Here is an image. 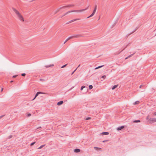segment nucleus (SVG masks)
I'll use <instances>...</instances> for the list:
<instances>
[{
	"label": "nucleus",
	"instance_id": "b1692460",
	"mask_svg": "<svg viewBox=\"0 0 156 156\" xmlns=\"http://www.w3.org/2000/svg\"><path fill=\"white\" fill-rule=\"evenodd\" d=\"M85 87L84 86H82L81 87V89H80V90H83V89L85 88Z\"/></svg>",
	"mask_w": 156,
	"mask_h": 156
},
{
	"label": "nucleus",
	"instance_id": "a18cd8bd",
	"mask_svg": "<svg viewBox=\"0 0 156 156\" xmlns=\"http://www.w3.org/2000/svg\"><path fill=\"white\" fill-rule=\"evenodd\" d=\"M66 42V41H65L64 42V44H65Z\"/></svg>",
	"mask_w": 156,
	"mask_h": 156
},
{
	"label": "nucleus",
	"instance_id": "f03ea898",
	"mask_svg": "<svg viewBox=\"0 0 156 156\" xmlns=\"http://www.w3.org/2000/svg\"><path fill=\"white\" fill-rule=\"evenodd\" d=\"M83 36L81 34H76L73 36H71L69 37L66 40V42H67L69 40L73 38H78L80 37H82Z\"/></svg>",
	"mask_w": 156,
	"mask_h": 156
},
{
	"label": "nucleus",
	"instance_id": "a19ab883",
	"mask_svg": "<svg viewBox=\"0 0 156 156\" xmlns=\"http://www.w3.org/2000/svg\"><path fill=\"white\" fill-rule=\"evenodd\" d=\"M13 82V81H12V80H11V81H10V83H12V82Z\"/></svg>",
	"mask_w": 156,
	"mask_h": 156
},
{
	"label": "nucleus",
	"instance_id": "dca6fc26",
	"mask_svg": "<svg viewBox=\"0 0 156 156\" xmlns=\"http://www.w3.org/2000/svg\"><path fill=\"white\" fill-rule=\"evenodd\" d=\"M94 14L92 13L88 17H87V18H89L90 17H92V16H93L94 15Z\"/></svg>",
	"mask_w": 156,
	"mask_h": 156
},
{
	"label": "nucleus",
	"instance_id": "473e14b6",
	"mask_svg": "<svg viewBox=\"0 0 156 156\" xmlns=\"http://www.w3.org/2000/svg\"><path fill=\"white\" fill-rule=\"evenodd\" d=\"M91 119V118L90 117H87V118H86V120H89V119Z\"/></svg>",
	"mask_w": 156,
	"mask_h": 156
},
{
	"label": "nucleus",
	"instance_id": "bb28decb",
	"mask_svg": "<svg viewBox=\"0 0 156 156\" xmlns=\"http://www.w3.org/2000/svg\"><path fill=\"white\" fill-rule=\"evenodd\" d=\"M106 76H105V75H104L103 76H102V77H101V78H103V79H105V78H106Z\"/></svg>",
	"mask_w": 156,
	"mask_h": 156
},
{
	"label": "nucleus",
	"instance_id": "20e7f679",
	"mask_svg": "<svg viewBox=\"0 0 156 156\" xmlns=\"http://www.w3.org/2000/svg\"><path fill=\"white\" fill-rule=\"evenodd\" d=\"M156 122V118H150V123H154Z\"/></svg>",
	"mask_w": 156,
	"mask_h": 156
},
{
	"label": "nucleus",
	"instance_id": "c9c22d12",
	"mask_svg": "<svg viewBox=\"0 0 156 156\" xmlns=\"http://www.w3.org/2000/svg\"><path fill=\"white\" fill-rule=\"evenodd\" d=\"M60 9H59V8L58 9V10L57 11H56L55 12V13H56L57 12H58L59 11V10Z\"/></svg>",
	"mask_w": 156,
	"mask_h": 156
},
{
	"label": "nucleus",
	"instance_id": "f257e3e1",
	"mask_svg": "<svg viewBox=\"0 0 156 156\" xmlns=\"http://www.w3.org/2000/svg\"><path fill=\"white\" fill-rule=\"evenodd\" d=\"M13 10L14 12L17 15L19 19L22 21H24V20L23 18L19 12L15 8H13Z\"/></svg>",
	"mask_w": 156,
	"mask_h": 156
},
{
	"label": "nucleus",
	"instance_id": "1a4fd4ad",
	"mask_svg": "<svg viewBox=\"0 0 156 156\" xmlns=\"http://www.w3.org/2000/svg\"><path fill=\"white\" fill-rule=\"evenodd\" d=\"M101 134L104 135H108L109 134V133L107 132H102Z\"/></svg>",
	"mask_w": 156,
	"mask_h": 156
},
{
	"label": "nucleus",
	"instance_id": "72a5a7b5",
	"mask_svg": "<svg viewBox=\"0 0 156 156\" xmlns=\"http://www.w3.org/2000/svg\"><path fill=\"white\" fill-rule=\"evenodd\" d=\"M17 76H18V75H14V76H12V77H13V78H16V77Z\"/></svg>",
	"mask_w": 156,
	"mask_h": 156
},
{
	"label": "nucleus",
	"instance_id": "423d86ee",
	"mask_svg": "<svg viewBox=\"0 0 156 156\" xmlns=\"http://www.w3.org/2000/svg\"><path fill=\"white\" fill-rule=\"evenodd\" d=\"M80 19H74V20H71L70 21H69V22H68V23H66V24H68L69 23H71L72 22H73L75 21H76V20H79Z\"/></svg>",
	"mask_w": 156,
	"mask_h": 156
},
{
	"label": "nucleus",
	"instance_id": "37998d69",
	"mask_svg": "<svg viewBox=\"0 0 156 156\" xmlns=\"http://www.w3.org/2000/svg\"><path fill=\"white\" fill-rule=\"evenodd\" d=\"M128 57H127L125 59H128Z\"/></svg>",
	"mask_w": 156,
	"mask_h": 156
},
{
	"label": "nucleus",
	"instance_id": "0eeeda50",
	"mask_svg": "<svg viewBox=\"0 0 156 156\" xmlns=\"http://www.w3.org/2000/svg\"><path fill=\"white\" fill-rule=\"evenodd\" d=\"M80 151V149L78 148H76L74 149V151L75 153H78Z\"/></svg>",
	"mask_w": 156,
	"mask_h": 156
},
{
	"label": "nucleus",
	"instance_id": "e433bc0d",
	"mask_svg": "<svg viewBox=\"0 0 156 156\" xmlns=\"http://www.w3.org/2000/svg\"><path fill=\"white\" fill-rule=\"evenodd\" d=\"M153 115H156V112H154V113H153Z\"/></svg>",
	"mask_w": 156,
	"mask_h": 156
},
{
	"label": "nucleus",
	"instance_id": "5701e85b",
	"mask_svg": "<svg viewBox=\"0 0 156 156\" xmlns=\"http://www.w3.org/2000/svg\"><path fill=\"white\" fill-rule=\"evenodd\" d=\"M135 52H134V53L133 54H131V55H129V56H128L127 57H128V58H129V57H132L134 54H135Z\"/></svg>",
	"mask_w": 156,
	"mask_h": 156
},
{
	"label": "nucleus",
	"instance_id": "cd10ccee",
	"mask_svg": "<svg viewBox=\"0 0 156 156\" xmlns=\"http://www.w3.org/2000/svg\"><path fill=\"white\" fill-rule=\"evenodd\" d=\"M94 149H95L96 150H97V149H101V148H100L97 147H94Z\"/></svg>",
	"mask_w": 156,
	"mask_h": 156
},
{
	"label": "nucleus",
	"instance_id": "9d476101",
	"mask_svg": "<svg viewBox=\"0 0 156 156\" xmlns=\"http://www.w3.org/2000/svg\"><path fill=\"white\" fill-rule=\"evenodd\" d=\"M43 94V93L41 92H37L36 94L35 95V98H36L38 95L39 94Z\"/></svg>",
	"mask_w": 156,
	"mask_h": 156
},
{
	"label": "nucleus",
	"instance_id": "6ab92c4d",
	"mask_svg": "<svg viewBox=\"0 0 156 156\" xmlns=\"http://www.w3.org/2000/svg\"><path fill=\"white\" fill-rule=\"evenodd\" d=\"M151 118H150V116L149 115H148L147 117V118H146V119L147 120H148V121H150V119Z\"/></svg>",
	"mask_w": 156,
	"mask_h": 156
},
{
	"label": "nucleus",
	"instance_id": "de8ad7c7",
	"mask_svg": "<svg viewBox=\"0 0 156 156\" xmlns=\"http://www.w3.org/2000/svg\"><path fill=\"white\" fill-rule=\"evenodd\" d=\"M40 80L41 81V80H43V79H40Z\"/></svg>",
	"mask_w": 156,
	"mask_h": 156
},
{
	"label": "nucleus",
	"instance_id": "4468645a",
	"mask_svg": "<svg viewBox=\"0 0 156 156\" xmlns=\"http://www.w3.org/2000/svg\"><path fill=\"white\" fill-rule=\"evenodd\" d=\"M140 122V120H134L133 121V122L134 123H137V122Z\"/></svg>",
	"mask_w": 156,
	"mask_h": 156
},
{
	"label": "nucleus",
	"instance_id": "7c9ffc66",
	"mask_svg": "<svg viewBox=\"0 0 156 156\" xmlns=\"http://www.w3.org/2000/svg\"><path fill=\"white\" fill-rule=\"evenodd\" d=\"M69 11L66 12L64 15H63V16H61V17H63V16H65L67 14H68L69 13H67V14H66L67 12H68Z\"/></svg>",
	"mask_w": 156,
	"mask_h": 156
},
{
	"label": "nucleus",
	"instance_id": "f3484780",
	"mask_svg": "<svg viewBox=\"0 0 156 156\" xmlns=\"http://www.w3.org/2000/svg\"><path fill=\"white\" fill-rule=\"evenodd\" d=\"M45 144H44V145H41V146H40L39 147L38 149H41V148H42L44 146H45Z\"/></svg>",
	"mask_w": 156,
	"mask_h": 156
},
{
	"label": "nucleus",
	"instance_id": "6e6552de",
	"mask_svg": "<svg viewBox=\"0 0 156 156\" xmlns=\"http://www.w3.org/2000/svg\"><path fill=\"white\" fill-rule=\"evenodd\" d=\"M63 103V101H61L57 103V105H62Z\"/></svg>",
	"mask_w": 156,
	"mask_h": 156
},
{
	"label": "nucleus",
	"instance_id": "49530a36",
	"mask_svg": "<svg viewBox=\"0 0 156 156\" xmlns=\"http://www.w3.org/2000/svg\"><path fill=\"white\" fill-rule=\"evenodd\" d=\"M105 141H105V140H104V141H103V142H105Z\"/></svg>",
	"mask_w": 156,
	"mask_h": 156
},
{
	"label": "nucleus",
	"instance_id": "79ce46f5",
	"mask_svg": "<svg viewBox=\"0 0 156 156\" xmlns=\"http://www.w3.org/2000/svg\"><path fill=\"white\" fill-rule=\"evenodd\" d=\"M80 66V65L78 66V67H77V68H78Z\"/></svg>",
	"mask_w": 156,
	"mask_h": 156
},
{
	"label": "nucleus",
	"instance_id": "c03bdc74",
	"mask_svg": "<svg viewBox=\"0 0 156 156\" xmlns=\"http://www.w3.org/2000/svg\"><path fill=\"white\" fill-rule=\"evenodd\" d=\"M3 89L2 88V89H1V91H3Z\"/></svg>",
	"mask_w": 156,
	"mask_h": 156
},
{
	"label": "nucleus",
	"instance_id": "8fccbe9b",
	"mask_svg": "<svg viewBox=\"0 0 156 156\" xmlns=\"http://www.w3.org/2000/svg\"><path fill=\"white\" fill-rule=\"evenodd\" d=\"M73 87H72L71 88V89H72L73 88Z\"/></svg>",
	"mask_w": 156,
	"mask_h": 156
},
{
	"label": "nucleus",
	"instance_id": "f704fd0d",
	"mask_svg": "<svg viewBox=\"0 0 156 156\" xmlns=\"http://www.w3.org/2000/svg\"><path fill=\"white\" fill-rule=\"evenodd\" d=\"M31 114H30V113H29V114H27V116L28 117H29V116H31Z\"/></svg>",
	"mask_w": 156,
	"mask_h": 156
},
{
	"label": "nucleus",
	"instance_id": "f8f14e48",
	"mask_svg": "<svg viewBox=\"0 0 156 156\" xmlns=\"http://www.w3.org/2000/svg\"><path fill=\"white\" fill-rule=\"evenodd\" d=\"M118 86V85H115L114 86H113L112 87V90L115 89V88H116Z\"/></svg>",
	"mask_w": 156,
	"mask_h": 156
},
{
	"label": "nucleus",
	"instance_id": "39448f33",
	"mask_svg": "<svg viewBox=\"0 0 156 156\" xmlns=\"http://www.w3.org/2000/svg\"><path fill=\"white\" fill-rule=\"evenodd\" d=\"M125 127V126H122L120 127H118L117 128V130L118 131L120 130Z\"/></svg>",
	"mask_w": 156,
	"mask_h": 156
},
{
	"label": "nucleus",
	"instance_id": "412c9836",
	"mask_svg": "<svg viewBox=\"0 0 156 156\" xmlns=\"http://www.w3.org/2000/svg\"><path fill=\"white\" fill-rule=\"evenodd\" d=\"M89 89H91L93 88V86L92 85H90L89 86Z\"/></svg>",
	"mask_w": 156,
	"mask_h": 156
},
{
	"label": "nucleus",
	"instance_id": "2eb2a0df",
	"mask_svg": "<svg viewBox=\"0 0 156 156\" xmlns=\"http://www.w3.org/2000/svg\"><path fill=\"white\" fill-rule=\"evenodd\" d=\"M74 6V5L73 4H71L69 5H67V6L68 7H73Z\"/></svg>",
	"mask_w": 156,
	"mask_h": 156
},
{
	"label": "nucleus",
	"instance_id": "3c124183",
	"mask_svg": "<svg viewBox=\"0 0 156 156\" xmlns=\"http://www.w3.org/2000/svg\"><path fill=\"white\" fill-rule=\"evenodd\" d=\"M2 117V116L0 117V118H1Z\"/></svg>",
	"mask_w": 156,
	"mask_h": 156
},
{
	"label": "nucleus",
	"instance_id": "ea45409f",
	"mask_svg": "<svg viewBox=\"0 0 156 156\" xmlns=\"http://www.w3.org/2000/svg\"><path fill=\"white\" fill-rule=\"evenodd\" d=\"M36 98H35V96L34 98L32 100V101H33Z\"/></svg>",
	"mask_w": 156,
	"mask_h": 156
},
{
	"label": "nucleus",
	"instance_id": "7ed1b4c3",
	"mask_svg": "<svg viewBox=\"0 0 156 156\" xmlns=\"http://www.w3.org/2000/svg\"><path fill=\"white\" fill-rule=\"evenodd\" d=\"M89 6L88 5L87 7V8L83 9H81V10H71L69 11V12H67L66 14L67 13H69L71 12H81L83 11L86 10H87L89 8Z\"/></svg>",
	"mask_w": 156,
	"mask_h": 156
},
{
	"label": "nucleus",
	"instance_id": "4c0bfd02",
	"mask_svg": "<svg viewBox=\"0 0 156 156\" xmlns=\"http://www.w3.org/2000/svg\"><path fill=\"white\" fill-rule=\"evenodd\" d=\"M143 86V85H140V88H141V87H142Z\"/></svg>",
	"mask_w": 156,
	"mask_h": 156
},
{
	"label": "nucleus",
	"instance_id": "393cba45",
	"mask_svg": "<svg viewBox=\"0 0 156 156\" xmlns=\"http://www.w3.org/2000/svg\"><path fill=\"white\" fill-rule=\"evenodd\" d=\"M35 143H36V142H35V141L32 142L30 144V145L32 146V145H34Z\"/></svg>",
	"mask_w": 156,
	"mask_h": 156
},
{
	"label": "nucleus",
	"instance_id": "a211bd4d",
	"mask_svg": "<svg viewBox=\"0 0 156 156\" xmlns=\"http://www.w3.org/2000/svg\"><path fill=\"white\" fill-rule=\"evenodd\" d=\"M66 7H68L67 6V5H66V6H64L61 7L60 8H59V9H64V8H65Z\"/></svg>",
	"mask_w": 156,
	"mask_h": 156
},
{
	"label": "nucleus",
	"instance_id": "58836bf2",
	"mask_svg": "<svg viewBox=\"0 0 156 156\" xmlns=\"http://www.w3.org/2000/svg\"><path fill=\"white\" fill-rule=\"evenodd\" d=\"M94 8H96V9H97V5H95Z\"/></svg>",
	"mask_w": 156,
	"mask_h": 156
},
{
	"label": "nucleus",
	"instance_id": "ddd939ff",
	"mask_svg": "<svg viewBox=\"0 0 156 156\" xmlns=\"http://www.w3.org/2000/svg\"><path fill=\"white\" fill-rule=\"evenodd\" d=\"M104 66V65H102L98 66L96 68H95V69H98L102 67H103Z\"/></svg>",
	"mask_w": 156,
	"mask_h": 156
},
{
	"label": "nucleus",
	"instance_id": "2f4dec72",
	"mask_svg": "<svg viewBox=\"0 0 156 156\" xmlns=\"http://www.w3.org/2000/svg\"><path fill=\"white\" fill-rule=\"evenodd\" d=\"M67 65V64H66L65 65H63V66H62V67H61V68H64Z\"/></svg>",
	"mask_w": 156,
	"mask_h": 156
},
{
	"label": "nucleus",
	"instance_id": "9b49d317",
	"mask_svg": "<svg viewBox=\"0 0 156 156\" xmlns=\"http://www.w3.org/2000/svg\"><path fill=\"white\" fill-rule=\"evenodd\" d=\"M54 66V65L53 64H51L50 65H49L45 66V67L46 68H48L49 67H51V66Z\"/></svg>",
	"mask_w": 156,
	"mask_h": 156
},
{
	"label": "nucleus",
	"instance_id": "a878e982",
	"mask_svg": "<svg viewBox=\"0 0 156 156\" xmlns=\"http://www.w3.org/2000/svg\"><path fill=\"white\" fill-rule=\"evenodd\" d=\"M96 9H96V8H94L92 13H94V14H95V13L96 11Z\"/></svg>",
	"mask_w": 156,
	"mask_h": 156
},
{
	"label": "nucleus",
	"instance_id": "aec40b11",
	"mask_svg": "<svg viewBox=\"0 0 156 156\" xmlns=\"http://www.w3.org/2000/svg\"><path fill=\"white\" fill-rule=\"evenodd\" d=\"M139 101H135L134 103H133V104L134 105H136V104H139Z\"/></svg>",
	"mask_w": 156,
	"mask_h": 156
},
{
	"label": "nucleus",
	"instance_id": "09e8293b",
	"mask_svg": "<svg viewBox=\"0 0 156 156\" xmlns=\"http://www.w3.org/2000/svg\"><path fill=\"white\" fill-rule=\"evenodd\" d=\"M12 137V136H11V135H10V138Z\"/></svg>",
	"mask_w": 156,
	"mask_h": 156
},
{
	"label": "nucleus",
	"instance_id": "c85d7f7f",
	"mask_svg": "<svg viewBox=\"0 0 156 156\" xmlns=\"http://www.w3.org/2000/svg\"><path fill=\"white\" fill-rule=\"evenodd\" d=\"M77 68L72 73L71 75H73L74 73L77 70Z\"/></svg>",
	"mask_w": 156,
	"mask_h": 156
},
{
	"label": "nucleus",
	"instance_id": "4be33fe9",
	"mask_svg": "<svg viewBox=\"0 0 156 156\" xmlns=\"http://www.w3.org/2000/svg\"><path fill=\"white\" fill-rule=\"evenodd\" d=\"M138 27H136V28L134 29V30L131 33V34H132L135 32L138 29Z\"/></svg>",
	"mask_w": 156,
	"mask_h": 156
},
{
	"label": "nucleus",
	"instance_id": "c756f323",
	"mask_svg": "<svg viewBox=\"0 0 156 156\" xmlns=\"http://www.w3.org/2000/svg\"><path fill=\"white\" fill-rule=\"evenodd\" d=\"M21 75L23 76H24L26 75V73H23L21 74Z\"/></svg>",
	"mask_w": 156,
	"mask_h": 156
}]
</instances>
